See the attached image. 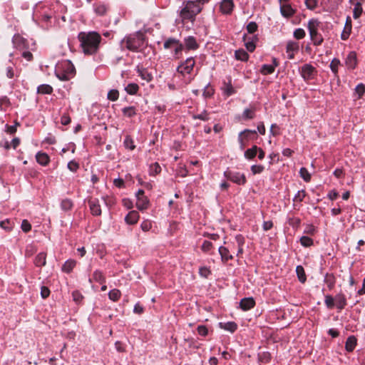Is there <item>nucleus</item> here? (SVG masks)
Masks as SVG:
<instances>
[{
    "label": "nucleus",
    "instance_id": "obj_50",
    "mask_svg": "<svg viewBox=\"0 0 365 365\" xmlns=\"http://www.w3.org/2000/svg\"><path fill=\"white\" fill-rule=\"evenodd\" d=\"M161 170V168L158 163H155L150 165V173L151 175L158 174Z\"/></svg>",
    "mask_w": 365,
    "mask_h": 365
},
{
    "label": "nucleus",
    "instance_id": "obj_24",
    "mask_svg": "<svg viewBox=\"0 0 365 365\" xmlns=\"http://www.w3.org/2000/svg\"><path fill=\"white\" fill-rule=\"evenodd\" d=\"M37 162L41 165H46L49 162V157L45 153H38L36 155Z\"/></svg>",
    "mask_w": 365,
    "mask_h": 365
},
{
    "label": "nucleus",
    "instance_id": "obj_37",
    "mask_svg": "<svg viewBox=\"0 0 365 365\" xmlns=\"http://www.w3.org/2000/svg\"><path fill=\"white\" fill-rule=\"evenodd\" d=\"M122 111L123 115L128 118H131L136 114L135 108L133 106L125 107L123 108Z\"/></svg>",
    "mask_w": 365,
    "mask_h": 365
},
{
    "label": "nucleus",
    "instance_id": "obj_7",
    "mask_svg": "<svg viewBox=\"0 0 365 365\" xmlns=\"http://www.w3.org/2000/svg\"><path fill=\"white\" fill-rule=\"evenodd\" d=\"M194 66L195 60L193 58H188L185 61V62H183L178 67L177 71L183 75L185 73H190L193 69Z\"/></svg>",
    "mask_w": 365,
    "mask_h": 365
},
{
    "label": "nucleus",
    "instance_id": "obj_22",
    "mask_svg": "<svg viewBox=\"0 0 365 365\" xmlns=\"http://www.w3.org/2000/svg\"><path fill=\"white\" fill-rule=\"evenodd\" d=\"M34 263L37 267L46 265V254L45 252H40L38 254L35 258Z\"/></svg>",
    "mask_w": 365,
    "mask_h": 365
},
{
    "label": "nucleus",
    "instance_id": "obj_27",
    "mask_svg": "<svg viewBox=\"0 0 365 365\" xmlns=\"http://www.w3.org/2000/svg\"><path fill=\"white\" fill-rule=\"evenodd\" d=\"M222 89L223 91V93L227 96H230L235 93V90L232 87L230 81H229L228 83L225 82Z\"/></svg>",
    "mask_w": 365,
    "mask_h": 365
},
{
    "label": "nucleus",
    "instance_id": "obj_52",
    "mask_svg": "<svg viewBox=\"0 0 365 365\" xmlns=\"http://www.w3.org/2000/svg\"><path fill=\"white\" fill-rule=\"evenodd\" d=\"M355 92L358 94V97L361 98L365 92V86L363 83H360L356 86Z\"/></svg>",
    "mask_w": 365,
    "mask_h": 365
},
{
    "label": "nucleus",
    "instance_id": "obj_41",
    "mask_svg": "<svg viewBox=\"0 0 365 365\" xmlns=\"http://www.w3.org/2000/svg\"><path fill=\"white\" fill-rule=\"evenodd\" d=\"M274 71V66L272 65L264 64L262 66L261 72L264 75L272 73Z\"/></svg>",
    "mask_w": 365,
    "mask_h": 365
},
{
    "label": "nucleus",
    "instance_id": "obj_39",
    "mask_svg": "<svg viewBox=\"0 0 365 365\" xmlns=\"http://www.w3.org/2000/svg\"><path fill=\"white\" fill-rule=\"evenodd\" d=\"M341 65V62L337 58H334L331 63H330V68L331 71L334 73V75H336L338 73V68Z\"/></svg>",
    "mask_w": 365,
    "mask_h": 365
},
{
    "label": "nucleus",
    "instance_id": "obj_45",
    "mask_svg": "<svg viewBox=\"0 0 365 365\" xmlns=\"http://www.w3.org/2000/svg\"><path fill=\"white\" fill-rule=\"evenodd\" d=\"M244 41L245 42V45L246 46V48L250 51L252 52L255 49V44L252 41H247V36L245 35L243 37Z\"/></svg>",
    "mask_w": 365,
    "mask_h": 365
},
{
    "label": "nucleus",
    "instance_id": "obj_49",
    "mask_svg": "<svg viewBox=\"0 0 365 365\" xmlns=\"http://www.w3.org/2000/svg\"><path fill=\"white\" fill-rule=\"evenodd\" d=\"M119 93L117 90H110L108 93V98L112 101H115L118 98Z\"/></svg>",
    "mask_w": 365,
    "mask_h": 365
},
{
    "label": "nucleus",
    "instance_id": "obj_30",
    "mask_svg": "<svg viewBox=\"0 0 365 365\" xmlns=\"http://www.w3.org/2000/svg\"><path fill=\"white\" fill-rule=\"evenodd\" d=\"M37 92L41 94H51L53 92V88L48 84H43L38 87Z\"/></svg>",
    "mask_w": 365,
    "mask_h": 365
},
{
    "label": "nucleus",
    "instance_id": "obj_64",
    "mask_svg": "<svg viewBox=\"0 0 365 365\" xmlns=\"http://www.w3.org/2000/svg\"><path fill=\"white\" fill-rule=\"evenodd\" d=\"M50 294V290L46 287H42L41 289V295L42 298L46 299Z\"/></svg>",
    "mask_w": 365,
    "mask_h": 365
},
{
    "label": "nucleus",
    "instance_id": "obj_15",
    "mask_svg": "<svg viewBox=\"0 0 365 365\" xmlns=\"http://www.w3.org/2000/svg\"><path fill=\"white\" fill-rule=\"evenodd\" d=\"M59 68L63 69L64 72H68V73L74 76L75 74V68L73 65L69 61H65L61 62V63L57 65Z\"/></svg>",
    "mask_w": 365,
    "mask_h": 365
},
{
    "label": "nucleus",
    "instance_id": "obj_19",
    "mask_svg": "<svg viewBox=\"0 0 365 365\" xmlns=\"http://www.w3.org/2000/svg\"><path fill=\"white\" fill-rule=\"evenodd\" d=\"M56 76L58 79L61 81H68L71 78H72L73 76L68 73V72H64L63 69L59 68L58 66L56 68Z\"/></svg>",
    "mask_w": 365,
    "mask_h": 365
},
{
    "label": "nucleus",
    "instance_id": "obj_29",
    "mask_svg": "<svg viewBox=\"0 0 365 365\" xmlns=\"http://www.w3.org/2000/svg\"><path fill=\"white\" fill-rule=\"evenodd\" d=\"M220 326L221 328L230 332H234L237 328V325L236 324V323L233 322H229L227 323H220Z\"/></svg>",
    "mask_w": 365,
    "mask_h": 365
},
{
    "label": "nucleus",
    "instance_id": "obj_46",
    "mask_svg": "<svg viewBox=\"0 0 365 365\" xmlns=\"http://www.w3.org/2000/svg\"><path fill=\"white\" fill-rule=\"evenodd\" d=\"M73 206V203L70 200L66 199L62 200L61 207L63 210H69Z\"/></svg>",
    "mask_w": 365,
    "mask_h": 365
},
{
    "label": "nucleus",
    "instance_id": "obj_5",
    "mask_svg": "<svg viewBox=\"0 0 365 365\" xmlns=\"http://www.w3.org/2000/svg\"><path fill=\"white\" fill-rule=\"evenodd\" d=\"M224 176L227 179L238 185H244L246 182V178L245 175L239 172H234L227 170L224 172Z\"/></svg>",
    "mask_w": 365,
    "mask_h": 365
},
{
    "label": "nucleus",
    "instance_id": "obj_54",
    "mask_svg": "<svg viewBox=\"0 0 365 365\" xmlns=\"http://www.w3.org/2000/svg\"><path fill=\"white\" fill-rule=\"evenodd\" d=\"M242 117L245 119H252L254 118V110L247 108L244 110Z\"/></svg>",
    "mask_w": 365,
    "mask_h": 365
},
{
    "label": "nucleus",
    "instance_id": "obj_59",
    "mask_svg": "<svg viewBox=\"0 0 365 365\" xmlns=\"http://www.w3.org/2000/svg\"><path fill=\"white\" fill-rule=\"evenodd\" d=\"M140 227L143 231L147 232L152 227L151 222L149 220H145L141 223Z\"/></svg>",
    "mask_w": 365,
    "mask_h": 365
},
{
    "label": "nucleus",
    "instance_id": "obj_17",
    "mask_svg": "<svg viewBox=\"0 0 365 365\" xmlns=\"http://www.w3.org/2000/svg\"><path fill=\"white\" fill-rule=\"evenodd\" d=\"M139 219V214L135 210L130 211L125 217V220L128 224L134 225Z\"/></svg>",
    "mask_w": 365,
    "mask_h": 365
},
{
    "label": "nucleus",
    "instance_id": "obj_11",
    "mask_svg": "<svg viewBox=\"0 0 365 365\" xmlns=\"http://www.w3.org/2000/svg\"><path fill=\"white\" fill-rule=\"evenodd\" d=\"M345 64L349 69H354L357 65L356 54L355 52H350L346 58Z\"/></svg>",
    "mask_w": 365,
    "mask_h": 365
},
{
    "label": "nucleus",
    "instance_id": "obj_33",
    "mask_svg": "<svg viewBox=\"0 0 365 365\" xmlns=\"http://www.w3.org/2000/svg\"><path fill=\"white\" fill-rule=\"evenodd\" d=\"M258 152V147L257 145L252 146V148L247 149L245 153V156L247 159H252L255 158Z\"/></svg>",
    "mask_w": 365,
    "mask_h": 365
},
{
    "label": "nucleus",
    "instance_id": "obj_53",
    "mask_svg": "<svg viewBox=\"0 0 365 365\" xmlns=\"http://www.w3.org/2000/svg\"><path fill=\"white\" fill-rule=\"evenodd\" d=\"M21 227L24 232H28L31 230V225L27 220H24L21 222Z\"/></svg>",
    "mask_w": 365,
    "mask_h": 365
},
{
    "label": "nucleus",
    "instance_id": "obj_6",
    "mask_svg": "<svg viewBox=\"0 0 365 365\" xmlns=\"http://www.w3.org/2000/svg\"><path fill=\"white\" fill-rule=\"evenodd\" d=\"M136 207L140 210H146L148 207L149 205V200L144 195V191L143 190H139L136 193Z\"/></svg>",
    "mask_w": 365,
    "mask_h": 365
},
{
    "label": "nucleus",
    "instance_id": "obj_63",
    "mask_svg": "<svg viewBox=\"0 0 365 365\" xmlns=\"http://www.w3.org/2000/svg\"><path fill=\"white\" fill-rule=\"evenodd\" d=\"M334 298L331 296L327 295L325 297V304L329 308H331L334 306Z\"/></svg>",
    "mask_w": 365,
    "mask_h": 365
},
{
    "label": "nucleus",
    "instance_id": "obj_10",
    "mask_svg": "<svg viewBox=\"0 0 365 365\" xmlns=\"http://www.w3.org/2000/svg\"><path fill=\"white\" fill-rule=\"evenodd\" d=\"M280 12L284 17L289 18L295 14L296 10L289 4L283 3L280 5Z\"/></svg>",
    "mask_w": 365,
    "mask_h": 365
},
{
    "label": "nucleus",
    "instance_id": "obj_20",
    "mask_svg": "<svg viewBox=\"0 0 365 365\" xmlns=\"http://www.w3.org/2000/svg\"><path fill=\"white\" fill-rule=\"evenodd\" d=\"M92 279L101 284H103L106 282V277L103 273L98 269L94 271L93 274V278L89 279V282H91Z\"/></svg>",
    "mask_w": 365,
    "mask_h": 365
},
{
    "label": "nucleus",
    "instance_id": "obj_51",
    "mask_svg": "<svg viewBox=\"0 0 365 365\" xmlns=\"http://www.w3.org/2000/svg\"><path fill=\"white\" fill-rule=\"evenodd\" d=\"M294 36L297 39H302L305 36V31L303 29H297L294 31Z\"/></svg>",
    "mask_w": 365,
    "mask_h": 365
},
{
    "label": "nucleus",
    "instance_id": "obj_42",
    "mask_svg": "<svg viewBox=\"0 0 365 365\" xmlns=\"http://www.w3.org/2000/svg\"><path fill=\"white\" fill-rule=\"evenodd\" d=\"M124 145L126 148L130 150H133L135 147L132 138L128 135H127L124 140Z\"/></svg>",
    "mask_w": 365,
    "mask_h": 365
},
{
    "label": "nucleus",
    "instance_id": "obj_35",
    "mask_svg": "<svg viewBox=\"0 0 365 365\" xmlns=\"http://www.w3.org/2000/svg\"><path fill=\"white\" fill-rule=\"evenodd\" d=\"M138 73L141 78L147 82H150L153 78L151 74L144 68L138 69Z\"/></svg>",
    "mask_w": 365,
    "mask_h": 365
},
{
    "label": "nucleus",
    "instance_id": "obj_16",
    "mask_svg": "<svg viewBox=\"0 0 365 365\" xmlns=\"http://www.w3.org/2000/svg\"><path fill=\"white\" fill-rule=\"evenodd\" d=\"M255 301L252 298H244L240 302V307L244 311H247L252 308L255 305Z\"/></svg>",
    "mask_w": 365,
    "mask_h": 365
},
{
    "label": "nucleus",
    "instance_id": "obj_56",
    "mask_svg": "<svg viewBox=\"0 0 365 365\" xmlns=\"http://www.w3.org/2000/svg\"><path fill=\"white\" fill-rule=\"evenodd\" d=\"M210 270L206 267H200L199 269L200 275L205 278H207L210 274Z\"/></svg>",
    "mask_w": 365,
    "mask_h": 365
},
{
    "label": "nucleus",
    "instance_id": "obj_1",
    "mask_svg": "<svg viewBox=\"0 0 365 365\" xmlns=\"http://www.w3.org/2000/svg\"><path fill=\"white\" fill-rule=\"evenodd\" d=\"M78 38L86 55H93L98 52L101 41V36L98 33L82 31L78 34Z\"/></svg>",
    "mask_w": 365,
    "mask_h": 365
},
{
    "label": "nucleus",
    "instance_id": "obj_61",
    "mask_svg": "<svg viewBox=\"0 0 365 365\" xmlns=\"http://www.w3.org/2000/svg\"><path fill=\"white\" fill-rule=\"evenodd\" d=\"M305 4H306L307 7L309 9L313 10L314 9L316 8V6L317 5V0H306Z\"/></svg>",
    "mask_w": 365,
    "mask_h": 365
},
{
    "label": "nucleus",
    "instance_id": "obj_14",
    "mask_svg": "<svg viewBox=\"0 0 365 365\" xmlns=\"http://www.w3.org/2000/svg\"><path fill=\"white\" fill-rule=\"evenodd\" d=\"M234 3L232 0H222L220 4V11L223 14H230L233 9Z\"/></svg>",
    "mask_w": 365,
    "mask_h": 365
},
{
    "label": "nucleus",
    "instance_id": "obj_43",
    "mask_svg": "<svg viewBox=\"0 0 365 365\" xmlns=\"http://www.w3.org/2000/svg\"><path fill=\"white\" fill-rule=\"evenodd\" d=\"M300 242L304 247H309L313 244V240L309 237L303 236L300 238Z\"/></svg>",
    "mask_w": 365,
    "mask_h": 365
},
{
    "label": "nucleus",
    "instance_id": "obj_34",
    "mask_svg": "<svg viewBox=\"0 0 365 365\" xmlns=\"http://www.w3.org/2000/svg\"><path fill=\"white\" fill-rule=\"evenodd\" d=\"M120 291L118 289H113L110 290L108 293L109 299L113 302L118 301L120 299Z\"/></svg>",
    "mask_w": 365,
    "mask_h": 365
},
{
    "label": "nucleus",
    "instance_id": "obj_9",
    "mask_svg": "<svg viewBox=\"0 0 365 365\" xmlns=\"http://www.w3.org/2000/svg\"><path fill=\"white\" fill-rule=\"evenodd\" d=\"M301 75L304 80L313 78L315 68L310 64H305L301 68Z\"/></svg>",
    "mask_w": 365,
    "mask_h": 365
},
{
    "label": "nucleus",
    "instance_id": "obj_8",
    "mask_svg": "<svg viewBox=\"0 0 365 365\" xmlns=\"http://www.w3.org/2000/svg\"><path fill=\"white\" fill-rule=\"evenodd\" d=\"M175 48V55L178 56L180 52L183 49V46L178 40L175 38H168L164 43L165 48ZM178 58V56H177Z\"/></svg>",
    "mask_w": 365,
    "mask_h": 365
},
{
    "label": "nucleus",
    "instance_id": "obj_38",
    "mask_svg": "<svg viewBox=\"0 0 365 365\" xmlns=\"http://www.w3.org/2000/svg\"><path fill=\"white\" fill-rule=\"evenodd\" d=\"M125 91L126 92L130 94V95H133V94H135L137 93V91H138L139 89V86H138V84L136 83H129L126 87H125Z\"/></svg>",
    "mask_w": 365,
    "mask_h": 365
},
{
    "label": "nucleus",
    "instance_id": "obj_12",
    "mask_svg": "<svg viewBox=\"0 0 365 365\" xmlns=\"http://www.w3.org/2000/svg\"><path fill=\"white\" fill-rule=\"evenodd\" d=\"M256 133L257 131L255 130L246 129L239 134L238 140L240 144L241 149H243L245 147V140H247L251 134H256Z\"/></svg>",
    "mask_w": 365,
    "mask_h": 365
},
{
    "label": "nucleus",
    "instance_id": "obj_26",
    "mask_svg": "<svg viewBox=\"0 0 365 365\" xmlns=\"http://www.w3.org/2000/svg\"><path fill=\"white\" fill-rule=\"evenodd\" d=\"M76 262L73 259L67 260L62 266V271L66 273H70L75 267Z\"/></svg>",
    "mask_w": 365,
    "mask_h": 365
},
{
    "label": "nucleus",
    "instance_id": "obj_44",
    "mask_svg": "<svg viewBox=\"0 0 365 365\" xmlns=\"http://www.w3.org/2000/svg\"><path fill=\"white\" fill-rule=\"evenodd\" d=\"M300 176L306 181L309 182L311 179V175L305 168H302L299 171Z\"/></svg>",
    "mask_w": 365,
    "mask_h": 365
},
{
    "label": "nucleus",
    "instance_id": "obj_48",
    "mask_svg": "<svg viewBox=\"0 0 365 365\" xmlns=\"http://www.w3.org/2000/svg\"><path fill=\"white\" fill-rule=\"evenodd\" d=\"M106 7L103 4H97L95 6V11L98 15H103L106 12Z\"/></svg>",
    "mask_w": 365,
    "mask_h": 365
},
{
    "label": "nucleus",
    "instance_id": "obj_25",
    "mask_svg": "<svg viewBox=\"0 0 365 365\" xmlns=\"http://www.w3.org/2000/svg\"><path fill=\"white\" fill-rule=\"evenodd\" d=\"M356 345V339L354 336H349L346 339L345 348L347 351H352Z\"/></svg>",
    "mask_w": 365,
    "mask_h": 365
},
{
    "label": "nucleus",
    "instance_id": "obj_13",
    "mask_svg": "<svg viewBox=\"0 0 365 365\" xmlns=\"http://www.w3.org/2000/svg\"><path fill=\"white\" fill-rule=\"evenodd\" d=\"M89 207L91 213L93 215H101V209L99 205L98 200L97 199H91L88 201Z\"/></svg>",
    "mask_w": 365,
    "mask_h": 365
},
{
    "label": "nucleus",
    "instance_id": "obj_2",
    "mask_svg": "<svg viewBox=\"0 0 365 365\" xmlns=\"http://www.w3.org/2000/svg\"><path fill=\"white\" fill-rule=\"evenodd\" d=\"M183 7L180 12V16L182 21L188 20L194 21L195 16L202 11L200 5L193 1H184Z\"/></svg>",
    "mask_w": 365,
    "mask_h": 365
},
{
    "label": "nucleus",
    "instance_id": "obj_55",
    "mask_svg": "<svg viewBox=\"0 0 365 365\" xmlns=\"http://www.w3.org/2000/svg\"><path fill=\"white\" fill-rule=\"evenodd\" d=\"M257 29V25L255 22L251 21L247 26V30L249 34L255 33Z\"/></svg>",
    "mask_w": 365,
    "mask_h": 365
},
{
    "label": "nucleus",
    "instance_id": "obj_23",
    "mask_svg": "<svg viewBox=\"0 0 365 365\" xmlns=\"http://www.w3.org/2000/svg\"><path fill=\"white\" fill-rule=\"evenodd\" d=\"M219 253L221 256V259L222 262H227L229 259H232V256L230 255L229 250L225 247H219Z\"/></svg>",
    "mask_w": 365,
    "mask_h": 365
},
{
    "label": "nucleus",
    "instance_id": "obj_58",
    "mask_svg": "<svg viewBox=\"0 0 365 365\" xmlns=\"http://www.w3.org/2000/svg\"><path fill=\"white\" fill-rule=\"evenodd\" d=\"M193 118L195 119H200V120H207L209 119L208 118V113L206 110H204L202 113L200 114H198V115H195L193 116Z\"/></svg>",
    "mask_w": 365,
    "mask_h": 365
},
{
    "label": "nucleus",
    "instance_id": "obj_57",
    "mask_svg": "<svg viewBox=\"0 0 365 365\" xmlns=\"http://www.w3.org/2000/svg\"><path fill=\"white\" fill-rule=\"evenodd\" d=\"M264 167L261 165H254L251 167V170L253 174H258L263 171Z\"/></svg>",
    "mask_w": 365,
    "mask_h": 365
},
{
    "label": "nucleus",
    "instance_id": "obj_62",
    "mask_svg": "<svg viewBox=\"0 0 365 365\" xmlns=\"http://www.w3.org/2000/svg\"><path fill=\"white\" fill-rule=\"evenodd\" d=\"M78 164L75 161H70L68 163V168L72 172H76L78 169Z\"/></svg>",
    "mask_w": 365,
    "mask_h": 365
},
{
    "label": "nucleus",
    "instance_id": "obj_21",
    "mask_svg": "<svg viewBox=\"0 0 365 365\" xmlns=\"http://www.w3.org/2000/svg\"><path fill=\"white\" fill-rule=\"evenodd\" d=\"M185 44L187 49L195 50L198 48V44L197 43L195 38L192 36H188L185 39Z\"/></svg>",
    "mask_w": 365,
    "mask_h": 365
},
{
    "label": "nucleus",
    "instance_id": "obj_31",
    "mask_svg": "<svg viewBox=\"0 0 365 365\" xmlns=\"http://www.w3.org/2000/svg\"><path fill=\"white\" fill-rule=\"evenodd\" d=\"M296 272L299 280L302 283H304L307 279V277L303 267L301 265L297 266L296 268Z\"/></svg>",
    "mask_w": 365,
    "mask_h": 365
},
{
    "label": "nucleus",
    "instance_id": "obj_3",
    "mask_svg": "<svg viewBox=\"0 0 365 365\" xmlns=\"http://www.w3.org/2000/svg\"><path fill=\"white\" fill-rule=\"evenodd\" d=\"M144 40V34L138 31L125 37L121 41V47L126 48L131 51H138L143 45Z\"/></svg>",
    "mask_w": 365,
    "mask_h": 365
},
{
    "label": "nucleus",
    "instance_id": "obj_47",
    "mask_svg": "<svg viewBox=\"0 0 365 365\" xmlns=\"http://www.w3.org/2000/svg\"><path fill=\"white\" fill-rule=\"evenodd\" d=\"M213 248L212 243L210 241L205 240L202 245L201 249L205 252H210Z\"/></svg>",
    "mask_w": 365,
    "mask_h": 365
},
{
    "label": "nucleus",
    "instance_id": "obj_4",
    "mask_svg": "<svg viewBox=\"0 0 365 365\" xmlns=\"http://www.w3.org/2000/svg\"><path fill=\"white\" fill-rule=\"evenodd\" d=\"M318 25L319 22L316 19H311L308 23L309 32L311 38L315 45H320L323 41V38L317 32Z\"/></svg>",
    "mask_w": 365,
    "mask_h": 365
},
{
    "label": "nucleus",
    "instance_id": "obj_60",
    "mask_svg": "<svg viewBox=\"0 0 365 365\" xmlns=\"http://www.w3.org/2000/svg\"><path fill=\"white\" fill-rule=\"evenodd\" d=\"M214 93V90L209 86H207L203 91V96L205 98H209L212 96Z\"/></svg>",
    "mask_w": 365,
    "mask_h": 365
},
{
    "label": "nucleus",
    "instance_id": "obj_36",
    "mask_svg": "<svg viewBox=\"0 0 365 365\" xmlns=\"http://www.w3.org/2000/svg\"><path fill=\"white\" fill-rule=\"evenodd\" d=\"M363 11L361 4L360 2H356L354 5V11H353V16L355 19L359 18Z\"/></svg>",
    "mask_w": 365,
    "mask_h": 365
},
{
    "label": "nucleus",
    "instance_id": "obj_28",
    "mask_svg": "<svg viewBox=\"0 0 365 365\" xmlns=\"http://www.w3.org/2000/svg\"><path fill=\"white\" fill-rule=\"evenodd\" d=\"M336 306L339 309H342L346 305V300L344 294H339L335 297Z\"/></svg>",
    "mask_w": 365,
    "mask_h": 365
},
{
    "label": "nucleus",
    "instance_id": "obj_40",
    "mask_svg": "<svg viewBox=\"0 0 365 365\" xmlns=\"http://www.w3.org/2000/svg\"><path fill=\"white\" fill-rule=\"evenodd\" d=\"M299 49V44L297 42L294 41H289L287 44V52H294L298 51Z\"/></svg>",
    "mask_w": 365,
    "mask_h": 365
},
{
    "label": "nucleus",
    "instance_id": "obj_18",
    "mask_svg": "<svg viewBox=\"0 0 365 365\" xmlns=\"http://www.w3.org/2000/svg\"><path fill=\"white\" fill-rule=\"evenodd\" d=\"M351 31V19L349 16L346 18L344 31L341 34V38L346 40L349 38Z\"/></svg>",
    "mask_w": 365,
    "mask_h": 365
},
{
    "label": "nucleus",
    "instance_id": "obj_32",
    "mask_svg": "<svg viewBox=\"0 0 365 365\" xmlns=\"http://www.w3.org/2000/svg\"><path fill=\"white\" fill-rule=\"evenodd\" d=\"M249 57L248 53L243 49H239L235 51V58L237 60L246 61Z\"/></svg>",
    "mask_w": 365,
    "mask_h": 365
}]
</instances>
